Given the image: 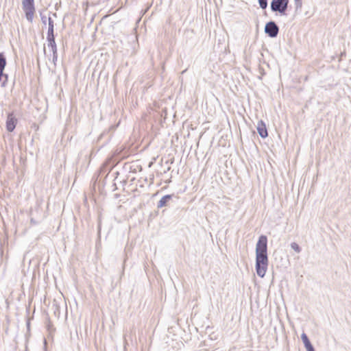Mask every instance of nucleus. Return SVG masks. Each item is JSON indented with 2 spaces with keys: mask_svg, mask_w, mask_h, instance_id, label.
I'll list each match as a JSON object with an SVG mask.
<instances>
[{
  "mask_svg": "<svg viewBox=\"0 0 351 351\" xmlns=\"http://www.w3.org/2000/svg\"><path fill=\"white\" fill-rule=\"evenodd\" d=\"M268 265L267 254H256V271L257 275L263 278L265 276Z\"/></svg>",
  "mask_w": 351,
  "mask_h": 351,
  "instance_id": "1",
  "label": "nucleus"
},
{
  "mask_svg": "<svg viewBox=\"0 0 351 351\" xmlns=\"http://www.w3.org/2000/svg\"><path fill=\"white\" fill-rule=\"evenodd\" d=\"M301 339L303 341L305 348L306 349V351H315L313 345L310 342L307 335L305 333L302 334Z\"/></svg>",
  "mask_w": 351,
  "mask_h": 351,
  "instance_id": "8",
  "label": "nucleus"
},
{
  "mask_svg": "<svg viewBox=\"0 0 351 351\" xmlns=\"http://www.w3.org/2000/svg\"><path fill=\"white\" fill-rule=\"evenodd\" d=\"M6 64L5 58L2 53H0V70L3 71Z\"/></svg>",
  "mask_w": 351,
  "mask_h": 351,
  "instance_id": "10",
  "label": "nucleus"
},
{
  "mask_svg": "<svg viewBox=\"0 0 351 351\" xmlns=\"http://www.w3.org/2000/svg\"><path fill=\"white\" fill-rule=\"evenodd\" d=\"M289 0H272L271 8L273 11H278L280 13H285L287 8Z\"/></svg>",
  "mask_w": 351,
  "mask_h": 351,
  "instance_id": "4",
  "label": "nucleus"
},
{
  "mask_svg": "<svg viewBox=\"0 0 351 351\" xmlns=\"http://www.w3.org/2000/svg\"><path fill=\"white\" fill-rule=\"evenodd\" d=\"M259 5L261 8L265 9L267 6V0H258Z\"/></svg>",
  "mask_w": 351,
  "mask_h": 351,
  "instance_id": "12",
  "label": "nucleus"
},
{
  "mask_svg": "<svg viewBox=\"0 0 351 351\" xmlns=\"http://www.w3.org/2000/svg\"><path fill=\"white\" fill-rule=\"evenodd\" d=\"M100 226H101V224H100V222H99V224H98V228L99 229L100 228Z\"/></svg>",
  "mask_w": 351,
  "mask_h": 351,
  "instance_id": "16",
  "label": "nucleus"
},
{
  "mask_svg": "<svg viewBox=\"0 0 351 351\" xmlns=\"http://www.w3.org/2000/svg\"><path fill=\"white\" fill-rule=\"evenodd\" d=\"M265 33L271 37H276L278 33V27L274 22H269L265 28Z\"/></svg>",
  "mask_w": 351,
  "mask_h": 351,
  "instance_id": "6",
  "label": "nucleus"
},
{
  "mask_svg": "<svg viewBox=\"0 0 351 351\" xmlns=\"http://www.w3.org/2000/svg\"><path fill=\"white\" fill-rule=\"evenodd\" d=\"M49 25H50V30L51 32H53V25L51 24V22L49 23Z\"/></svg>",
  "mask_w": 351,
  "mask_h": 351,
  "instance_id": "13",
  "label": "nucleus"
},
{
  "mask_svg": "<svg viewBox=\"0 0 351 351\" xmlns=\"http://www.w3.org/2000/svg\"><path fill=\"white\" fill-rule=\"evenodd\" d=\"M257 130H258L259 135L262 138H265L267 136L268 133H267V128H266L265 123L263 121H258V123L257 124Z\"/></svg>",
  "mask_w": 351,
  "mask_h": 351,
  "instance_id": "7",
  "label": "nucleus"
},
{
  "mask_svg": "<svg viewBox=\"0 0 351 351\" xmlns=\"http://www.w3.org/2000/svg\"><path fill=\"white\" fill-rule=\"evenodd\" d=\"M256 254H267V238L261 235L256 245Z\"/></svg>",
  "mask_w": 351,
  "mask_h": 351,
  "instance_id": "3",
  "label": "nucleus"
},
{
  "mask_svg": "<svg viewBox=\"0 0 351 351\" xmlns=\"http://www.w3.org/2000/svg\"><path fill=\"white\" fill-rule=\"evenodd\" d=\"M172 196L171 195H167L163 196L158 203V208H162L167 206L169 202L171 199Z\"/></svg>",
  "mask_w": 351,
  "mask_h": 351,
  "instance_id": "9",
  "label": "nucleus"
},
{
  "mask_svg": "<svg viewBox=\"0 0 351 351\" xmlns=\"http://www.w3.org/2000/svg\"><path fill=\"white\" fill-rule=\"evenodd\" d=\"M16 123L17 119L14 113L8 114L5 123L6 130L10 132H13L16 128Z\"/></svg>",
  "mask_w": 351,
  "mask_h": 351,
  "instance_id": "5",
  "label": "nucleus"
},
{
  "mask_svg": "<svg viewBox=\"0 0 351 351\" xmlns=\"http://www.w3.org/2000/svg\"><path fill=\"white\" fill-rule=\"evenodd\" d=\"M291 247L297 253H300L301 252V247L299 246L298 243L295 242L291 243Z\"/></svg>",
  "mask_w": 351,
  "mask_h": 351,
  "instance_id": "11",
  "label": "nucleus"
},
{
  "mask_svg": "<svg viewBox=\"0 0 351 351\" xmlns=\"http://www.w3.org/2000/svg\"><path fill=\"white\" fill-rule=\"evenodd\" d=\"M300 1L301 0H295V2L299 3H300Z\"/></svg>",
  "mask_w": 351,
  "mask_h": 351,
  "instance_id": "15",
  "label": "nucleus"
},
{
  "mask_svg": "<svg viewBox=\"0 0 351 351\" xmlns=\"http://www.w3.org/2000/svg\"><path fill=\"white\" fill-rule=\"evenodd\" d=\"M3 71L0 70V80H1V76H2V74H3Z\"/></svg>",
  "mask_w": 351,
  "mask_h": 351,
  "instance_id": "14",
  "label": "nucleus"
},
{
  "mask_svg": "<svg viewBox=\"0 0 351 351\" xmlns=\"http://www.w3.org/2000/svg\"><path fill=\"white\" fill-rule=\"evenodd\" d=\"M22 6L27 19L32 21L35 14L34 0H23Z\"/></svg>",
  "mask_w": 351,
  "mask_h": 351,
  "instance_id": "2",
  "label": "nucleus"
}]
</instances>
